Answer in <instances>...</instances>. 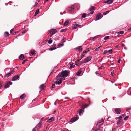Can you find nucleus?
<instances>
[{
	"label": "nucleus",
	"mask_w": 131,
	"mask_h": 131,
	"mask_svg": "<svg viewBox=\"0 0 131 131\" xmlns=\"http://www.w3.org/2000/svg\"><path fill=\"white\" fill-rule=\"evenodd\" d=\"M60 73L59 74L56 78L57 81L54 82V84H60L62 82V81L65 79V78L62 76Z\"/></svg>",
	"instance_id": "obj_1"
},
{
	"label": "nucleus",
	"mask_w": 131,
	"mask_h": 131,
	"mask_svg": "<svg viewBox=\"0 0 131 131\" xmlns=\"http://www.w3.org/2000/svg\"><path fill=\"white\" fill-rule=\"evenodd\" d=\"M92 57L91 56H89L87 57L83 61L82 63L87 62L90 61L92 59Z\"/></svg>",
	"instance_id": "obj_2"
},
{
	"label": "nucleus",
	"mask_w": 131,
	"mask_h": 131,
	"mask_svg": "<svg viewBox=\"0 0 131 131\" xmlns=\"http://www.w3.org/2000/svg\"><path fill=\"white\" fill-rule=\"evenodd\" d=\"M60 74L64 77H67L68 75V72L66 70L62 71Z\"/></svg>",
	"instance_id": "obj_3"
},
{
	"label": "nucleus",
	"mask_w": 131,
	"mask_h": 131,
	"mask_svg": "<svg viewBox=\"0 0 131 131\" xmlns=\"http://www.w3.org/2000/svg\"><path fill=\"white\" fill-rule=\"evenodd\" d=\"M75 5H73L69 8L68 10L69 12H71L73 11L75 7Z\"/></svg>",
	"instance_id": "obj_4"
},
{
	"label": "nucleus",
	"mask_w": 131,
	"mask_h": 131,
	"mask_svg": "<svg viewBox=\"0 0 131 131\" xmlns=\"http://www.w3.org/2000/svg\"><path fill=\"white\" fill-rule=\"evenodd\" d=\"M12 83L8 81L5 84L4 88H5L6 89L8 88L9 87V85H11L12 84Z\"/></svg>",
	"instance_id": "obj_5"
},
{
	"label": "nucleus",
	"mask_w": 131,
	"mask_h": 131,
	"mask_svg": "<svg viewBox=\"0 0 131 131\" xmlns=\"http://www.w3.org/2000/svg\"><path fill=\"white\" fill-rule=\"evenodd\" d=\"M115 113L117 114H119L121 112V109L119 108H116L114 109Z\"/></svg>",
	"instance_id": "obj_6"
},
{
	"label": "nucleus",
	"mask_w": 131,
	"mask_h": 131,
	"mask_svg": "<svg viewBox=\"0 0 131 131\" xmlns=\"http://www.w3.org/2000/svg\"><path fill=\"white\" fill-rule=\"evenodd\" d=\"M55 29H52L50 30L49 31V32H50L51 34H54L55 32H57V31L55 30Z\"/></svg>",
	"instance_id": "obj_7"
},
{
	"label": "nucleus",
	"mask_w": 131,
	"mask_h": 131,
	"mask_svg": "<svg viewBox=\"0 0 131 131\" xmlns=\"http://www.w3.org/2000/svg\"><path fill=\"white\" fill-rule=\"evenodd\" d=\"M101 14H99L96 16V19L97 20H98L101 18Z\"/></svg>",
	"instance_id": "obj_8"
},
{
	"label": "nucleus",
	"mask_w": 131,
	"mask_h": 131,
	"mask_svg": "<svg viewBox=\"0 0 131 131\" xmlns=\"http://www.w3.org/2000/svg\"><path fill=\"white\" fill-rule=\"evenodd\" d=\"M19 78V76L18 75H16L14 76L12 79L13 81H15L18 79Z\"/></svg>",
	"instance_id": "obj_9"
},
{
	"label": "nucleus",
	"mask_w": 131,
	"mask_h": 131,
	"mask_svg": "<svg viewBox=\"0 0 131 131\" xmlns=\"http://www.w3.org/2000/svg\"><path fill=\"white\" fill-rule=\"evenodd\" d=\"M54 117H52L51 118H50L48 120H47V122H50L54 120Z\"/></svg>",
	"instance_id": "obj_10"
},
{
	"label": "nucleus",
	"mask_w": 131,
	"mask_h": 131,
	"mask_svg": "<svg viewBox=\"0 0 131 131\" xmlns=\"http://www.w3.org/2000/svg\"><path fill=\"white\" fill-rule=\"evenodd\" d=\"M104 120L103 119H102L101 121H99L98 122V124L100 126L101 125H102L103 123Z\"/></svg>",
	"instance_id": "obj_11"
},
{
	"label": "nucleus",
	"mask_w": 131,
	"mask_h": 131,
	"mask_svg": "<svg viewBox=\"0 0 131 131\" xmlns=\"http://www.w3.org/2000/svg\"><path fill=\"white\" fill-rule=\"evenodd\" d=\"M85 108H82L81 109H80L79 113V114L80 115H81V114L82 113H83L84 111V109Z\"/></svg>",
	"instance_id": "obj_12"
},
{
	"label": "nucleus",
	"mask_w": 131,
	"mask_h": 131,
	"mask_svg": "<svg viewBox=\"0 0 131 131\" xmlns=\"http://www.w3.org/2000/svg\"><path fill=\"white\" fill-rule=\"evenodd\" d=\"M78 119V118L77 117H74L72 118L70 121L71 122H74L77 121Z\"/></svg>",
	"instance_id": "obj_13"
},
{
	"label": "nucleus",
	"mask_w": 131,
	"mask_h": 131,
	"mask_svg": "<svg viewBox=\"0 0 131 131\" xmlns=\"http://www.w3.org/2000/svg\"><path fill=\"white\" fill-rule=\"evenodd\" d=\"M113 2V0H107L105 2V3H107L108 4H110Z\"/></svg>",
	"instance_id": "obj_14"
},
{
	"label": "nucleus",
	"mask_w": 131,
	"mask_h": 131,
	"mask_svg": "<svg viewBox=\"0 0 131 131\" xmlns=\"http://www.w3.org/2000/svg\"><path fill=\"white\" fill-rule=\"evenodd\" d=\"M19 58L21 60H23L24 59V57L23 54H21L19 56Z\"/></svg>",
	"instance_id": "obj_15"
},
{
	"label": "nucleus",
	"mask_w": 131,
	"mask_h": 131,
	"mask_svg": "<svg viewBox=\"0 0 131 131\" xmlns=\"http://www.w3.org/2000/svg\"><path fill=\"white\" fill-rule=\"evenodd\" d=\"M25 96L26 95L25 94H23L20 96V98L21 99L23 100L24 99L25 97Z\"/></svg>",
	"instance_id": "obj_16"
},
{
	"label": "nucleus",
	"mask_w": 131,
	"mask_h": 131,
	"mask_svg": "<svg viewBox=\"0 0 131 131\" xmlns=\"http://www.w3.org/2000/svg\"><path fill=\"white\" fill-rule=\"evenodd\" d=\"M75 67V65L73 63L71 64H70V67L69 68V69H71L72 68H74Z\"/></svg>",
	"instance_id": "obj_17"
},
{
	"label": "nucleus",
	"mask_w": 131,
	"mask_h": 131,
	"mask_svg": "<svg viewBox=\"0 0 131 131\" xmlns=\"http://www.w3.org/2000/svg\"><path fill=\"white\" fill-rule=\"evenodd\" d=\"M82 72V70L81 69L76 74L77 75L79 76L80 74Z\"/></svg>",
	"instance_id": "obj_18"
},
{
	"label": "nucleus",
	"mask_w": 131,
	"mask_h": 131,
	"mask_svg": "<svg viewBox=\"0 0 131 131\" xmlns=\"http://www.w3.org/2000/svg\"><path fill=\"white\" fill-rule=\"evenodd\" d=\"M76 49H78L80 52H81L82 51V48L81 46H80L78 47H77Z\"/></svg>",
	"instance_id": "obj_19"
},
{
	"label": "nucleus",
	"mask_w": 131,
	"mask_h": 131,
	"mask_svg": "<svg viewBox=\"0 0 131 131\" xmlns=\"http://www.w3.org/2000/svg\"><path fill=\"white\" fill-rule=\"evenodd\" d=\"M74 5H75V7H77V8H79L80 7V5L78 4H74Z\"/></svg>",
	"instance_id": "obj_20"
},
{
	"label": "nucleus",
	"mask_w": 131,
	"mask_h": 131,
	"mask_svg": "<svg viewBox=\"0 0 131 131\" xmlns=\"http://www.w3.org/2000/svg\"><path fill=\"white\" fill-rule=\"evenodd\" d=\"M78 27L77 24H74L73 25L72 28L73 29H75Z\"/></svg>",
	"instance_id": "obj_21"
},
{
	"label": "nucleus",
	"mask_w": 131,
	"mask_h": 131,
	"mask_svg": "<svg viewBox=\"0 0 131 131\" xmlns=\"http://www.w3.org/2000/svg\"><path fill=\"white\" fill-rule=\"evenodd\" d=\"M69 23V21L68 20L66 21L64 24V26H66L68 25Z\"/></svg>",
	"instance_id": "obj_22"
},
{
	"label": "nucleus",
	"mask_w": 131,
	"mask_h": 131,
	"mask_svg": "<svg viewBox=\"0 0 131 131\" xmlns=\"http://www.w3.org/2000/svg\"><path fill=\"white\" fill-rule=\"evenodd\" d=\"M44 88V85L43 84H42L39 87L40 89L41 90H42Z\"/></svg>",
	"instance_id": "obj_23"
},
{
	"label": "nucleus",
	"mask_w": 131,
	"mask_h": 131,
	"mask_svg": "<svg viewBox=\"0 0 131 131\" xmlns=\"http://www.w3.org/2000/svg\"><path fill=\"white\" fill-rule=\"evenodd\" d=\"M9 33L8 32H6L4 33V36L7 37L9 36Z\"/></svg>",
	"instance_id": "obj_24"
},
{
	"label": "nucleus",
	"mask_w": 131,
	"mask_h": 131,
	"mask_svg": "<svg viewBox=\"0 0 131 131\" xmlns=\"http://www.w3.org/2000/svg\"><path fill=\"white\" fill-rule=\"evenodd\" d=\"M56 49V47H51L49 49V50L50 51H52V50H55Z\"/></svg>",
	"instance_id": "obj_25"
},
{
	"label": "nucleus",
	"mask_w": 131,
	"mask_h": 131,
	"mask_svg": "<svg viewBox=\"0 0 131 131\" xmlns=\"http://www.w3.org/2000/svg\"><path fill=\"white\" fill-rule=\"evenodd\" d=\"M124 33V32L123 31H120L118 32V35H119L120 34H123Z\"/></svg>",
	"instance_id": "obj_26"
},
{
	"label": "nucleus",
	"mask_w": 131,
	"mask_h": 131,
	"mask_svg": "<svg viewBox=\"0 0 131 131\" xmlns=\"http://www.w3.org/2000/svg\"><path fill=\"white\" fill-rule=\"evenodd\" d=\"M110 12V11L109 10L107 11L104 12L103 13V15H106L107 13H109Z\"/></svg>",
	"instance_id": "obj_27"
},
{
	"label": "nucleus",
	"mask_w": 131,
	"mask_h": 131,
	"mask_svg": "<svg viewBox=\"0 0 131 131\" xmlns=\"http://www.w3.org/2000/svg\"><path fill=\"white\" fill-rule=\"evenodd\" d=\"M67 29H61L60 31L61 32H65L66 31Z\"/></svg>",
	"instance_id": "obj_28"
},
{
	"label": "nucleus",
	"mask_w": 131,
	"mask_h": 131,
	"mask_svg": "<svg viewBox=\"0 0 131 131\" xmlns=\"http://www.w3.org/2000/svg\"><path fill=\"white\" fill-rule=\"evenodd\" d=\"M64 44L63 43L61 44V43H59L58 44V46L59 47H61L63 46Z\"/></svg>",
	"instance_id": "obj_29"
},
{
	"label": "nucleus",
	"mask_w": 131,
	"mask_h": 131,
	"mask_svg": "<svg viewBox=\"0 0 131 131\" xmlns=\"http://www.w3.org/2000/svg\"><path fill=\"white\" fill-rule=\"evenodd\" d=\"M37 129V126H36L32 130V131H36V130Z\"/></svg>",
	"instance_id": "obj_30"
},
{
	"label": "nucleus",
	"mask_w": 131,
	"mask_h": 131,
	"mask_svg": "<svg viewBox=\"0 0 131 131\" xmlns=\"http://www.w3.org/2000/svg\"><path fill=\"white\" fill-rule=\"evenodd\" d=\"M86 14H85L84 13L82 15V17L83 18H84L85 17H86Z\"/></svg>",
	"instance_id": "obj_31"
},
{
	"label": "nucleus",
	"mask_w": 131,
	"mask_h": 131,
	"mask_svg": "<svg viewBox=\"0 0 131 131\" xmlns=\"http://www.w3.org/2000/svg\"><path fill=\"white\" fill-rule=\"evenodd\" d=\"M41 122H39V124L37 125V126L38 127H39V128H40L41 126Z\"/></svg>",
	"instance_id": "obj_32"
},
{
	"label": "nucleus",
	"mask_w": 131,
	"mask_h": 131,
	"mask_svg": "<svg viewBox=\"0 0 131 131\" xmlns=\"http://www.w3.org/2000/svg\"><path fill=\"white\" fill-rule=\"evenodd\" d=\"M11 74H10V73H8L7 74H6L5 75V77H7V78L9 76H10Z\"/></svg>",
	"instance_id": "obj_33"
},
{
	"label": "nucleus",
	"mask_w": 131,
	"mask_h": 131,
	"mask_svg": "<svg viewBox=\"0 0 131 131\" xmlns=\"http://www.w3.org/2000/svg\"><path fill=\"white\" fill-rule=\"evenodd\" d=\"M94 8H95L93 6H92L91 7V8H90V11H91L92 10H94Z\"/></svg>",
	"instance_id": "obj_34"
},
{
	"label": "nucleus",
	"mask_w": 131,
	"mask_h": 131,
	"mask_svg": "<svg viewBox=\"0 0 131 131\" xmlns=\"http://www.w3.org/2000/svg\"><path fill=\"white\" fill-rule=\"evenodd\" d=\"M109 39V36H106V37H105L104 38V40H106L108 39Z\"/></svg>",
	"instance_id": "obj_35"
},
{
	"label": "nucleus",
	"mask_w": 131,
	"mask_h": 131,
	"mask_svg": "<svg viewBox=\"0 0 131 131\" xmlns=\"http://www.w3.org/2000/svg\"><path fill=\"white\" fill-rule=\"evenodd\" d=\"M39 9H37L35 12V15H37L39 13Z\"/></svg>",
	"instance_id": "obj_36"
},
{
	"label": "nucleus",
	"mask_w": 131,
	"mask_h": 131,
	"mask_svg": "<svg viewBox=\"0 0 131 131\" xmlns=\"http://www.w3.org/2000/svg\"><path fill=\"white\" fill-rule=\"evenodd\" d=\"M52 42V40L50 39L48 41V43L49 44H51Z\"/></svg>",
	"instance_id": "obj_37"
},
{
	"label": "nucleus",
	"mask_w": 131,
	"mask_h": 131,
	"mask_svg": "<svg viewBox=\"0 0 131 131\" xmlns=\"http://www.w3.org/2000/svg\"><path fill=\"white\" fill-rule=\"evenodd\" d=\"M108 52L110 54L112 53V49H111L108 51Z\"/></svg>",
	"instance_id": "obj_38"
},
{
	"label": "nucleus",
	"mask_w": 131,
	"mask_h": 131,
	"mask_svg": "<svg viewBox=\"0 0 131 131\" xmlns=\"http://www.w3.org/2000/svg\"><path fill=\"white\" fill-rule=\"evenodd\" d=\"M129 117L128 116H127L124 117V120L126 121L127 119Z\"/></svg>",
	"instance_id": "obj_39"
},
{
	"label": "nucleus",
	"mask_w": 131,
	"mask_h": 131,
	"mask_svg": "<svg viewBox=\"0 0 131 131\" xmlns=\"http://www.w3.org/2000/svg\"><path fill=\"white\" fill-rule=\"evenodd\" d=\"M122 121L120 120L119 119L118 122L117 123V124H120V122H121Z\"/></svg>",
	"instance_id": "obj_40"
},
{
	"label": "nucleus",
	"mask_w": 131,
	"mask_h": 131,
	"mask_svg": "<svg viewBox=\"0 0 131 131\" xmlns=\"http://www.w3.org/2000/svg\"><path fill=\"white\" fill-rule=\"evenodd\" d=\"M30 53L32 55H34L35 54V52H33L32 51H30Z\"/></svg>",
	"instance_id": "obj_41"
},
{
	"label": "nucleus",
	"mask_w": 131,
	"mask_h": 131,
	"mask_svg": "<svg viewBox=\"0 0 131 131\" xmlns=\"http://www.w3.org/2000/svg\"><path fill=\"white\" fill-rule=\"evenodd\" d=\"M108 52V51L107 50H104L103 53L104 54H105L107 53Z\"/></svg>",
	"instance_id": "obj_42"
},
{
	"label": "nucleus",
	"mask_w": 131,
	"mask_h": 131,
	"mask_svg": "<svg viewBox=\"0 0 131 131\" xmlns=\"http://www.w3.org/2000/svg\"><path fill=\"white\" fill-rule=\"evenodd\" d=\"M118 118L120 120L122 121V116H119L118 117Z\"/></svg>",
	"instance_id": "obj_43"
},
{
	"label": "nucleus",
	"mask_w": 131,
	"mask_h": 131,
	"mask_svg": "<svg viewBox=\"0 0 131 131\" xmlns=\"http://www.w3.org/2000/svg\"><path fill=\"white\" fill-rule=\"evenodd\" d=\"M26 32V30H23L21 32L22 34H23L25 33Z\"/></svg>",
	"instance_id": "obj_44"
},
{
	"label": "nucleus",
	"mask_w": 131,
	"mask_h": 131,
	"mask_svg": "<svg viewBox=\"0 0 131 131\" xmlns=\"http://www.w3.org/2000/svg\"><path fill=\"white\" fill-rule=\"evenodd\" d=\"M14 72V70H12L9 73L11 74H12Z\"/></svg>",
	"instance_id": "obj_45"
},
{
	"label": "nucleus",
	"mask_w": 131,
	"mask_h": 131,
	"mask_svg": "<svg viewBox=\"0 0 131 131\" xmlns=\"http://www.w3.org/2000/svg\"><path fill=\"white\" fill-rule=\"evenodd\" d=\"M111 74L112 76H113L114 75V74L113 71L111 72Z\"/></svg>",
	"instance_id": "obj_46"
},
{
	"label": "nucleus",
	"mask_w": 131,
	"mask_h": 131,
	"mask_svg": "<svg viewBox=\"0 0 131 131\" xmlns=\"http://www.w3.org/2000/svg\"><path fill=\"white\" fill-rule=\"evenodd\" d=\"M27 60H24L22 62V64H24L26 61Z\"/></svg>",
	"instance_id": "obj_47"
},
{
	"label": "nucleus",
	"mask_w": 131,
	"mask_h": 131,
	"mask_svg": "<svg viewBox=\"0 0 131 131\" xmlns=\"http://www.w3.org/2000/svg\"><path fill=\"white\" fill-rule=\"evenodd\" d=\"M100 47L97 48H96L95 49V50L96 51H98L99 49V48H100Z\"/></svg>",
	"instance_id": "obj_48"
},
{
	"label": "nucleus",
	"mask_w": 131,
	"mask_h": 131,
	"mask_svg": "<svg viewBox=\"0 0 131 131\" xmlns=\"http://www.w3.org/2000/svg\"><path fill=\"white\" fill-rule=\"evenodd\" d=\"M13 31H14V30L13 29H11L10 31V33L11 34L13 32Z\"/></svg>",
	"instance_id": "obj_49"
},
{
	"label": "nucleus",
	"mask_w": 131,
	"mask_h": 131,
	"mask_svg": "<svg viewBox=\"0 0 131 131\" xmlns=\"http://www.w3.org/2000/svg\"><path fill=\"white\" fill-rule=\"evenodd\" d=\"M131 109V108H127L126 110V111H128L129 110H130Z\"/></svg>",
	"instance_id": "obj_50"
},
{
	"label": "nucleus",
	"mask_w": 131,
	"mask_h": 131,
	"mask_svg": "<svg viewBox=\"0 0 131 131\" xmlns=\"http://www.w3.org/2000/svg\"><path fill=\"white\" fill-rule=\"evenodd\" d=\"M55 85L53 84L52 85V87L53 88H54Z\"/></svg>",
	"instance_id": "obj_51"
},
{
	"label": "nucleus",
	"mask_w": 131,
	"mask_h": 131,
	"mask_svg": "<svg viewBox=\"0 0 131 131\" xmlns=\"http://www.w3.org/2000/svg\"><path fill=\"white\" fill-rule=\"evenodd\" d=\"M104 68V67H103L102 66V67H100V68H99V69H103Z\"/></svg>",
	"instance_id": "obj_52"
},
{
	"label": "nucleus",
	"mask_w": 131,
	"mask_h": 131,
	"mask_svg": "<svg viewBox=\"0 0 131 131\" xmlns=\"http://www.w3.org/2000/svg\"><path fill=\"white\" fill-rule=\"evenodd\" d=\"M87 52L86 51H83V53H87Z\"/></svg>",
	"instance_id": "obj_53"
},
{
	"label": "nucleus",
	"mask_w": 131,
	"mask_h": 131,
	"mask_svg": "<svg viewBox=\"0 0 131 131\" xmlns=\"http://www.w3.org/2000/svg\"><path fill=\"white\" fill-rule=\"evenodd\" d=\"M94 13V11H91L90 12V13L91 14H92L93 13Z\"/></svg>",
	"instance_id": "obj_54"
},
{
	"label": "nucleus",
	"mask_w": 131,
	"mask_h": 131,
	"mask_svg": "<svg viewBox=\"0 0 131 131\" xmlns=\"http://www.w3.org/2000/svg\"><path fill=\"white\" fill-rule=\"evenodd\" d=\"M118 62L120 63V59H119L118 61Z\"/></svg>",
	"instance_id": "obj_55"
},
{
	"label": "nucleus",
	"mask_w": 131,
	"mask_h": 131,
	"mask_svg": "<svg viewBox=\"0 0 131 131\" xmlns=\"http://www.w3.org/2000/svg\"><path fill=\"white\" fill-rule=\"evenodd\" d=\"M1 82L0 81V88L2 87V84H1Z\"/></svg>",
	"instance_id": "obj_56"
},
{
	"label": "nucleus",
	"mask_w": 131,
	"mask_h": 131,
	"mask_svg": "<svg viewBox=\"0 0 131 131\" xmlns=\"http://www.w3.org/2000/svg\"><path fill=\"white\" fill-rule=\"evenodd\" d=\"M86 51H87V52L89 51V49L88 48L86 50Z\"/></svg>",
	"instance_id": "obj_57"
},
{
	"label": "nucleus",
	"mask_w": 131,
	"mask_h": 131,
	"mask_svg": "<svg viewBox=\"0 0 131 131\" xmlns=\"http://www.w3.org/2000/svg\"><path fill=\"white\" fill-rule=\"evenodd\" d=\"M77 25L78 27H80L81 26V25H78L77 24Z\"/></svg>",
	"instance_id": "obj_58"
},
{
	"label": "nucleus",
	"mask_w": 131,
	"mask_h": 131,
	"mask_svg": "<svg viewBox=\"0 0 131 131\" xmlns=\"http://www.w3.org/2000/svg\"><path fill=\"white\" fill-rule=\"evenodd\" d=\"M36 100H37V99H34L33 100H32V102H34V101H35Z\"/></svg>",
	"instance_id": "obj_59"
},
{
	"label": "nucleus",
	"mask_w": 131,
	"mask_h": 131,
	"mask_svg": "<svg viewBox=\"0 0 131 131\" xmlns=\"http://www.w3.org/2000/svg\"><path fill=\"white\" fill-rule=\"evenodd\" d=\"M53 35V34H51V35H50V37H52V35Z\"/></svg>",
	"instance_id": "obj_60"
},
{
	"label": "nucleus",
	"mask_w": 131,
	"mask_h": 131,
	"mask_svg": "<svg viewBox=\"0 0 131 131\" xmlns=\"http://www.w3.org/2000/svg\"><path fill=\"white\" fill-rule=\"evenodd\" d=\"M89 106V105H87V104H86V105L85 106H86V107H87V106Z\"/></svg>",
	"instance_id": "obj_61"
},
{
	"label": "nucleus",
	"mask_w": 131,
	"mask_h": 131,
	"mask_svg": "<svg viewBox=\"0 0 131 131\" xmlns=\"http://www.w3.org/2000/svg\"><path fill=\"white\" fill-rule=\"evenodd\" d=\"M52 46H56V45H55V44H53V45H52Z\"/></svg>",
	"instance_id": "obj_62"
},
{
	"label": "nucleus",
	"mask_w": 131,
	"mask_h": 131,
	"mask_svg": "<svg viewBox=\"0 0 131 131\" xmlns=\"http://www.w3.org/2000/svg\"><path fill=\"white\" fill-rule=\"evenodd\" d=\"M97 72H98V71H96V72H95V73H96V74H97L98 73H97Z\"/></svg>",
	"instance_id": "obj_63"
},
{
	"label": "nucleus",
	"mask_w": 131,
	"mask_h": 131,
	"mask_svg": "<svg viewBox=\"0 0 131 131\" xmlns=\"http://www.w3.org/2000/svg\"><path fill=\"white\" fill-rule=\"evenodd\" d=\"M125 115V114H123L122 115V116H123V117Z\"/></svg>",
	"instance_id": "obj_64"
}]
</instances>
